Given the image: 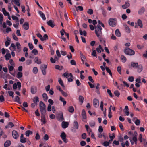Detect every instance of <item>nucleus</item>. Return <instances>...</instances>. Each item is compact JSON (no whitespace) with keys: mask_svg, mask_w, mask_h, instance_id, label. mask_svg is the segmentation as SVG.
<instances>
[{"mask_svg":"<svg viewBox=\"0 0 147 147\" xmlns=\"http://www.w3.org/2000/svg\"><path fill=\"white\" fill-rule=\"evenodd\" d=\"M6 60L8 61L9 60L11 57V54L9 53H7L5 56Z\"/></svg>","mask_w":147,"mask_h":147,"instance_id":"32","label":"nucleus"},{"mask_svg":"<svg viewBox=\"0 0 147 147\" xmlns=\"http://www.w3.org/2000/svg\"><path fill=\"white\" fill-rule=\"evenodd\" d=\"M137 68H138V71L139 73L141 72L142 70V67L141 65H138Z\"/></svg>","mask_w":147,"mask_h":147,"instance_id":"39","label":"nucleus"},{"mask_svg":"<svg viewBox=\"0 0 147 147\" xmlns=\"http://www.w3.org/2000/svg\"><path fill=\"white\" fill-rule=\"evenodd\" d=\"M79 32L80 34V35H83L84 36H87V33L86 31L85 30H84L83 31V32L81 30H79Z\"/></svg>","mask_w":147,"mask_h":147,"instance_id":"29","label":"nucleus"},{"mask_svg":"<svg viewBox=\"0 0 147 147\" xmlns=\"http://www.w3.org/2000/svg\"><path fill=\"white\" fill-rule=\"evenodd\" d=\"M32 53L34 55H36L38 53V51L36 49H34L32 51Z\"/></svg>","mask_w":147,"mask_h":147,"instance_id":"59","label":"nucleus"},{"mask_svg":"<svg viewBox=\"0 0 147 147\" xmlns=\"http://www.w3.org/2000/svg\"><path fill=\"white\" fill-rule=\"evenodd\" d=\"M37 36L39 37L40 39L42 41H44V39H43V37H42V35L39 33H38L36 34Z\"/></svg>","mask_w":147,"mask_h":147,"instance_id":"44","label":"nucleus"},{"mask_svg":"<svg viewBox=\"0 0 147 147\" xmlns=\"http://www.w3.org/2000/svg\"><path fill=\"white\" fill-rule=\"evenodd\" d=\"M132 140L134 141L135 144H136L137 142L138 141V139L137 138V137L136 136H133L132 138Z\"/></svg>","mask_w":147,"mask_h":147,"instance_id":"63","label":"nucleus"},{"mask_svg":"<svg viewBox=\"0 0 147 147\" xmlns=\"http://www.w3.org/2000/svg\"><path fill=\"white\" fill-rule=\"evenodd\" d=\"M101 9L102 10V14L104 17L106 16L107 12L105 10L102 8H101Z\"/></svg>","mask_w":147,"mask_h":147,"instance_id":"46","label":"nucleus"},{"mask_svg":"<svg viewBox=\"0 0 147 147\" xmlns=\"http://www.w3.org/2000/svg\"><path fill=\"white\" fill-rule=\"evenodd\" d=\"M15 101L17 102L18 103L21 104V102L20 101V98L18 96H16L15 98Z\"/></svg>","mask_w":147,"mask_h":147,"instance_id":"40","label":"nucleus"},{"mask_svg":"<svg viewBox=\"0 0 147 147\" xmlns=\"http://www.w3.org/2000/svg\"><path fill=\"white\" fill-rule=\"evenodd\" d=\"M115 34L118 37H120L121 36V34L119 29H117L115 31Z\"/></svg>","mask_w":147,"mask_h":147,"instance_id":"31","label":"nucleus"},{"mask_svg":"<svg viewBox=\"0 0 147 147\" xmlns=\"http://www.w3.org/2000/svg\"><path fill=\"white\" fill-rule=\"evenodd\" d=\"M116 19L113 18H110L108 21L109 25L112 27H114L116 25Z\"/></svg>","mask_w":147,"mask_h":147,"instance_id":"4","label":"nucleus"},{"mask_svg":"<svg viewBox=\"0 0 147 147\" xmlns=\"http://www.w3.org/2000/svg\"><path fill=\"white\" fill-rule=\"evenodd\" d=\"M114 94L115 96H117V97H119L120 95V94L119 92L117 90H116L114 91Z\"/></svg>","mask_w":147,"mask_h":147,"instance_id":"55","label":"nucleus"},{"mask_svg":"<svg viewBox=\"0 0 147 147\" xmlns=\"http://www.w3.org/2000/svg\"><path fill=\"white\" fill-rule=\"evenodd\" d=\"M38 69L37 67H34L33 69V72L34 74H36L38 72Z\"/></svg>","mask_w":147,"mask_h":147,"instance_id":"53","label":"nucleus"},{"mask_svg":"<svg viewBox=\"0 0 147 147\" xmlns=\"http://www.w3.org/2000/svg\"><path fill=\"white\" fill-rule=\"evenodd\" d=\"M145 9L144 7H142L138 11V14L139 15H142L144 12Z\"/></svg>","mask_w":147,"mask_h":147,"instance_id":"24","label":"nucleus"},{"mask_svg":"<svg viewBox=\"0 0 147 147\" xmlns=\"http://www.w3.org/2000/svg\"><path fill=\"white\" fill-rule=\"evenodd\" d=\"M138 26L141 28L143 27V24L142 20L140 19H138L137 22Z\"/></svg>","mask_w":147,"mask_h":147,"instance_id":"26","label":"nucleus"},{"mask_svg":"<svg viewBox=\"0 0 147 147\" xmlns=\"http://www.w3.org/2000/svg\"><path fill=\"white\" fill-rule=\"evenodd\" d=\"M2 11L5 16H9V13L6 11V10L4 8H3L2 9Z\"/></svg>","mask_w":147,"mask_h":147,"instance_id":"33","label":"nucleus"},{"mask_svg":"<svg viewBox=\"0 0 147 147\" xmlns=\"http://www.w3.org/2000/svg\"><path fill=\"white\" fill-rule=\"evenodd\" d=\"M82 117L83 118L82 121H85V120L87 118L86 113L84 109H83L82 112Z\"/></svg>","mask_w":147,"mask_h":147,"instance_id":"9","label":"nucleus"},{"mask_svg":"<svg viewBox=\"0 0 147 147\" xmlns=\"http://www.w3.org/2000/svg\"><path fill=\"white\" fill-rule=\"evenodd\" d=\"M39 106L41 114H46V109L45 104L42 101H40V102Z\"/></svg>","mask_w":147,"mask_h":147,"instance_id":"2","label":"nucleus"},{"mask_svg":"<svg viewBox=\"0 0 147 147\" xmlns=\"http://www.w3.org/2000/svg\"><path fill=\"white\" fill-rule=\"evenodd\" d=\"M138 63H135L134 62H131V65H129L128 66L129 68L134 69H136L138 67Z\"/></svg>","mask_w":147,"mask_h":147,"instance_id":"6","label":"nucleus"},{"mask_svg":"<svg viewBox=\"0 0 147 147\" xmlns=\"http://www.w3.org/2000/svg\"><path fill=\"white\" fill-rule=\"evenodd\" d=\"M16 46L17 49V51L18 52H20L21 50V45L20 43L18 42H17L16 44Z\"/></svg>","mask_w":147,"mask_h":147,"instance_id":"22","label":"nucleus"},{"mask_svg":"<svg viewBox=\"0 0 147 147\" xmlns=\"http://www.w3.org/2000/svg\"><path fill=\"white\" fill-rule=\"evenodd\" d=\"M55 68L56 69L61 70L62 69L63 67L62 66L60 67L58 65H56L55 66Z\"/></svg>","mask_w":147,"mask_h":147,"instance_id":"45","label":"nucleus"},{"mask_svg":"<svg viewBox=\"0 0 147 147\" xmlns=\"http://www.w3.org/2000/svg\"><path fill=\"white\" fill-rule=\"evenodd\" d=\"M74 109L72 106H70L69 107L68 109V111L71 113H73L74 111Z\"/></svg>","mask_w":147,"mask_h":147,"instance_id":"35","label":"nucleus"},{"mask_svg":"<svg viewBox=\"0 0 147 147\" xmlns=\"http://www.w3.org/2000/svg\"><path fill=\"white\" fill-rule=\"evenodd\" d=\"M77 9H76V11H78V10L80 11H83V7L82 6H79L77 7Z\"/></svg>","mask_w":147,"mask_h":147,"instance_id":"57","label":"nucleus"},{"mask_svg":"<svg viewBox=\"0 0 147 147\" xmlns=\"http://www.w3.org/2000/svg\"><path fill=\"white\" fill-rule=\"evenodd\" d=\"M89 125L91 127H93L95 126V123L93 121H91L89 122Z\"/></svg>","mask_w":147,"mask_h":147,"instance_id":"41","label":"nucleus"},{"mask_svg":"<svg viewBox=\"0 0 147 147\" xmlns=\"http://www.w3.org/2000/svg\"><path fill=\"white\" fill-rule=\"evenodd\" d=\"M32 132L30 130H28L25 133V135L26 136H29L30 135L32 134Z\"/></svg>","mask_w":147,"mask_h":147,"instance_id":"36","label":"nucleus"},{"mask_svg":"<svg viewBox=\"0 0 147 147\" xmlns=\"http://www.w3.org/2000/svg\"><path fill=\"white\" fill-rule=\"evenodd\" d=\"M24 29L26 30H28L29 28V24L28 22H25L23 25Z\"/></svg>","mask_w":147,"mask_h":147,"instance_id":"15","label":"nucleus"},{"mask_svg":"<svg viewBox=\"0 0 147 147\" xmlns=\"http://www.w3.org/2000/svg\"><path fill=\"white\" fill-rule=\"evenodd\" d=\"M93 104L94 106L95 107H97L99 106V102L97 99L95 98L93 100Z\"/></svg>","mask_w":147,"mask_h":147,"instance_id":"11","label":"nucleus"},{"mask_svg":"<svg viewBox=\"0 0 147 147\" xmlns=\"http://www.w3.org/2000/svg\"><path fill=\"white\" fill-rule=\"evenodd\" d=\"M38 13L43 20H45L46 19V18L45 14L41 11H39Z\"/></svg>","mask_w":147,"mask_h":147,"instance_id":"19","label":"nucleus"},{"mask_svg":"<svg viewBox=\"0 0 147 147\" xmlns=\"http://www.w3.org/2000/svg\"><path fill=\"white\" fill-rule=\"evenodd\" d=\"M60 137L65 143H66L67 142V140L66 139V136L64 132H63L61 133Z\"/></svg>","mask_w":147,"mask_h":147,"instance_id":"8","label":"nucleus"},{"mask_svg":"<svg viewBox=\"0 0 147 147\" xmlns=\"http://www.w3.org/2000/svg\"><path fill=\"white\" fill-rule=\"evenodd\" d=\"M102 28L99 24H98L95 27V33L97 36L100 38L102 34L101 30Z\"/></svg>","mask_w":147,"mask_h":147,"instance_id":"1","label":"nucleus"},{"mask_svg":"<svg viewBox=\"0 0 147 147\" xmlns=\"http://www.w3.org/2000/svg\"><path fill=\"white\" fill-rule=\"evenodd\" d=\"M84 98V97L81 95H80L79 96V101L81 102V104H82L83 102Z\"/></svg>","mask_w":147,"mask_h":147,"instance_id":"42","label":"nucleus"},{"mask_svg":"<svg viewBox=\"0 0 147 147\" xmlns=\"http://www.w3.org/2000/svg\"><path fill=\"white\" fill-rule=\"evenodd\" d=\"M68 123L67 122L63 121L62 123V127L63 128H65L68 127Z\"/></svg>","mask_w":147,"mask_h":147,"instance_id":"18","label":"nucleus"},{"mask_svg":"<svg viewBox=\"0 0 147 147\" xmlns=\"http://www.w3.org/2000/svg\"><path fill=\"white\" fill-rule=\"evenodd\" d=\"M42 97L44 100L47 102L48 99V96L46 93H44L42 94Z\"/></svg>","mask_w":147,"mask_h":147,"instance_id":"30","label":"nucleus"},{"mask_svg":"<svg viewBox=\"0 0 147 147\" xmlns=\"http://www.w3.org/2000/svg\"><path fill=\"white\" fill-rule=\"evenodd\" d=\"M109 143L107 141H105L103 142V145L104 146L107 147L109 146Z\"/></svg>","mask_w":147,"mask_h":147,"instance_id":"61","label":"nucleus"},{"mask_svg":"<svg viewBox=\"0 0 147 147\" xmlns=\"http://www.w3.org/2000/svg\"><path fill=\"white\" fill-rule=\"evenodd\" d=\"M58 82L61 85L63 88L65 87V86L63 83V82L60 78H59L58 79Z\"/></svg>","mask_w":147,"mask_h":147,"instance_id":"34","label":"nucleus"},{"mask_svg":"<svg viewBox=\"0 0 147 147\" xmlns=\"http://www.w3.org/2000/svg\"><path fill=\"white\" fill-rule=\"evenodd\" d=\"M87 13L90 15H92L93 13V10L91 9H89Z\"/></svg>","mask_w":147,"mask_h":147,"instance_id":"58","label":"nucleus"},{"mask_svg":"<svg viewBox=\"0 0 147 147\" xmlns=\"http://www.w3.org/2000/svg\"><path fill=\"white\" fill-rule=\"evenodd\" d=\"M47 23L48 26L52 28H53L55 26L54 22L51 20H49V21L47 22Z\"/></svg>","mask_w":147,"mask_h":147,"instance_id":"10","label":"nucleus"},{"mask_svg":"<svg viewBox=\"0 0 147 147\" xmlns=\"http://www.w3.org/2000/svg\"><path fill=\"white\" fill-rule=\"evenodd\" d=\"M41 121L42 122V123L44 124H45L46 123V120L45 118V115L46 114H41Z\"/></svg>","mask_w":147,"mask_h":147,"instance_id":"12","label":"nucleus"},{"mask_svg":"<svg viewBox=\"0 0 147 147\" xmlns=\"http://www.w3.org/2000/svg\"><path fill=\"white\" fill-rule=\"evenodd\" d=\"M22 76V72H18L17 74V77L18 78H19Z\"/></svg>","mask_w":147,"mask_h":147,"instance_id":"52","label":"nucleus"},{"mask_svg":"<svg viewBox=\"0 0 147 147\" xmlns=\"http://www.w3.org/2000/svg\"><path fill=\"white\" fill-rule=\"evenodd\" d=\"M11 144V142L10 140H7L4 143V146L5 147H9Z\"/></svg>","mask_w":147,"mask_h":147,"instance_id":"25","label":"nucleus"},{"mask_svg":"<svg viewBox=\"0 0 147 147\" xmlns=\"http://www.w3.org/2000/svg\"><path fill=\"white\" fill-rule=\"evenodd\" d=\"M33 102L36 105H37V102L39 101V98L37 96L35 97L33 99Z\"/></svg>","mask_w":147,"mask_h":147,"instance_id":"28","label":"nucleus"},{"mask_svg":"<svg viewBox=\"0 0 147 147\" xmlns=\"http://www.w3.org/2000/svg\"><path fill=\"white\" fill-rule=\"evenodd\" d=\"M80 56L82 63L84 64V63L85 60L86 59V57L85 56L83 55V53L81 52L80 53Z\"/></svg>","mask_w":147,"mask_h":147,"instance_id":"17","label":"nucleus"},{"mask_svg":"<svg viewBox=\"0 0 147 147\" xmlns=\"http://www.w3.org/2000/svg\"><path fill=\"white\" fill-rule=\"evenodd\" d=\"M124 27L125 32L127 33H129L131 32V30L129 27L126 24L124 25Z\"/></svg>","mask_w":147,"mask_h":147,"instance_id":"23","label":"nucleus"},{"mask_svg":"<svg viewBox=\"0 0 147 147\" xmlns=\"http://www.w3.org/2000/svg\"><path fill=\"white\" fill-rule=\"evenodd\" d=\"M130 6V4L128 1L125 2V4L122 6V8L124 9H125L128 7Z\"/></svg>","mask_w":147,"mask_h":147,"instance_id":"16","label":"nucleus"},{"mask_svg":"<svg viewBox=\"0 0 147 147\" xmlns=\"http://www.w3.org/2000/svg\"><path fill=\"white\" fill-rule=\"evenodd\" d=\"M8 93L9 96L11 97L12 98L14 97L13 94L14 93L13 92L11 91H9L8 92Z\"/></svg>","mask_w":147,"mask_h":147,"instance_id":"48","label":"nucleus"},{"mask_svg":"<svg viewBox=\"0 0 147 147\" xmlns=\"http://www.w3.org/2000/svg\"><path fill=\"white\" fill-rule=\"evenodd\" d=\"M8 68L9 69V72L10 74H11V72L14 69V67L12 66L8 65Z\"/></svg>","mask_w":147,"mask_h":147,"instance_id":"43","label":"nucleus"},{"mask_svg":"<svg viewBox=\"0 0 147 147\" xmlns=\"http://www.w3.org/2000/svg\"><path fill=\"white\" fill-rule=\"evenodd\" d=\"M27 139L26 138L24 137L23 134H21L20 137V142L21 143H24L26 142Z\"/></svg>","mask_w":147,"mask_h":147,"instance_id":"13","label":"nucleus"},{"mask_svg":"<svg viewBox=\"0 0 147 147\" xmlns=\"http://www.w3.org/2000/svg\"><path fill=\"white\" fill-rule=\"evenodd\" d=\"M74 126L76 129H78V124L76 121H74Z\"/></svg>","mask_w":147,"mask_h":147,"instance_id":"38","label":"nucleus"},{"mask_svg":"<svg viewBox=\"0 0 147 147\" xmlns=\"http://www.w3.org/2000/svg\"><path fill=\"white\" fill-rule=\"evenodd\" d=\"M57 119L58 121H62L64 120L62 113H59Z\"/></svg>","mask_w":147,"mask_h":147,"instance_id":"14","label":"nucleus"},{"mask_svg":"<svg viewBox=\"0 0 147 147\" xmlns=\"http://www.w3.org/2000/svg\"><path fill=\"white\" fill-rule=\"evenodd\" d=\"M85 127L87 132H90L92 131L91 129L90 128H89V127L88 125H86Z\"/></svg>","mask_w":147,"mask_h":147,"instance_id":"54","label":"nucleus"},{"mask_svg":"<svg viewBox=\"0 0 147 147\" xmlns=\"http://www.w3.org/2000/svg\"><path fill=\"white\" fill-rule=\"evenodd\" d=\"M26 65H29L32 63V61L31 60L28 59L26 61Z\"/></svg>","mask_w":147,"mask_h":147,"instance_id":"64","label":"nucleus"},{"mask_svg":"<svg viewBox=\"0 0 147 147\" xmlns=\"http://www.w3.org/2000/svg\"><path fill=\"white\" fill-rule=\"evenodd\" d=\"M20 0H12V2H14L18 6H20Z\"/></svg>","mask_w":147,"mask_h":147,"instance_id":"37","label":"nucleus"},{"mask_svg":"<svg viewBox=\"0 0 147 147\" xmlns=\"http://www.w3.org/2000/svg\"><path fill=\"white\" fill-rule=\"evenodd\" d=\"M124 52L126 54L131 56L134 55L135 53L133 50L128 47H126L124 49Z\"/></svg>","mask_w":147,"mask_h":147,"instance_id":"3","label":"nucleus"},{"mask_svg":"<svg viewBox=\"0 0 147 147\" xmlns=\"http://www.w3.org/2000/svg\"><path fill=\"white\" fill-rule=\"evenodd\" d=\"M12 134L13 137L15 139H17L19 137V135L17 131L15 130L12 131Z\"/></svg>","mask_w":147,"mask_h":147,"instance_id":"7","label":"nucleus"},{"mask_svg":"<svg viewBox=\"0 0 147 147\" xmlns=\"http://www.w3.org/2000/svg\"><path fill=\"white\" fill-rule=\"evenodd\" d=\"M28 45L29 47V49L30 50H32L34 48V47L33 44L32 43H28Z\"/></svg>","mask_w":147,"mask_h":147,"instance_id":"60","label":"nucleus"},{"mask_svg":"<svg viewBox=\"0 0 147 147\" xmlns=\"http://www.w3.org/2000/svg\"><path fill=\"white\" fill-rule=\"evenodd\" d=\"M34 61L35 63H36L37 64H40L41 63V62L40 59H38V57H35Z\"/></svg>","mask_w":147,"mask_h":147,"instance_id":"21","label":"nucleus"},{"mask_svg":"<svg viewBox=\"0 0 147 147\" xmlns=\"http://www.w3.org/2000/svg\"><path fill=\"white\" fill-rule=\"evenodd\" d=\"M105 69L109 74L112 76V73L110 69L107 67H105Z\"/></svg>","mask_w":147,"mask_h":147,"instance_id":"49","label":"nucleus"},{"mask_svg":"<svg viewBox=\"0 0 147 147\" xmlns=\"http://www.w3.org/2000/svg\"><path fill=\"white\" fill-rule=\"evenodd\" d=\"M107 93L109 94L110 97H113L114 96L112 94V93L110 90L108 89H107Z\"/></svg>","mask_w":147,"mask_h":147,"instance_id":"51","label":"nucleus"},{"mask_svg":"<svg viewBox=\"0 0 147 147\" xmlns=\"http://www.w3.org/2000/svg\"><path fill=\"white\" fill-rule=\"evenodd\" d=\"M3 20V15L2 14H0V24H2Z\"/></svg>","mask_w":147,"mask_h":147,"instance_id":"56","label":"nucleus"},{"mask_svg":"<svg viewBox=\"0 0 147 147\" xmlns=\"http://www.w3.org/2000/svg\"><path fill=\"white\" fill-rule=\"evenodd\" d=\"M47 66L46 65H42L40 66V69L41 70L42 72L43 75H45L46 74V69Z\"/></svg>","mask_w":147,"mask_h":147,"instance_id":"5","label":"nucleus"},{"mask_svg":"<svg viewBox=\"0 0 147 147\" xmlns=\"http://www.w3.org/2000/svg\"><path fill=\"white\" fill-rule=\"evenodd\" d=\"M14 126V125L12 122H9L8 123V125L5 126V128L6 129H7L8 127L12 128Z\"/></svg>","mask_w":147,"mask_h":147,"instance_id":"20","label":"nucleus"},{"mask_svg":"<svg viewBox=\"0 0 147 147\" xmlns=\"http://www.w3.org/2000/svg\"><path fill=\"white\" fill-rule=\"evenodd\" d=\"M121 59L122 60V61L123 62L125 63L126 62V57L123 55H122L121 56Z\"/></svg>","mask_w":147,"mask_h":147,"instance_id":"50","label":"nucleus"},{"mask_svg":"<svg viewBox=\"0 0 147 147\" xmlns=\"http://www.w3.org/2000/svg\"><path fill=\"white\" fill-rule=\"evenodd\" d=\"M36 92V88L32 86L31 88V93L33 94H35Z\"/></svg>","mask_w":147,"mask_h":147,"instance_id":"27","label":"nucleus"},{"mask_svg":"<svg viewBox=\"0 0 147 147\" xmlns=\"http://www.w3.org/2000/svg\"><path fill=\"white\" fill-rule=\"evenodd\" d=\"M117 70L119 74H121V68L120 66H119L117 67Z\"/></svg>","mask_w":147,"mask_h":147,"instance_id":"62","label":"nucleus"},{"mask_svg":"<svg viewBox=\"0 0 147 147\" xmlns=\"http://www.w3.org/2000/svg\"><path fill=\"white\" fill-rule=\"evenodd\" d=\"M16 24H13V25L15 28H18L19 25V21L16 20Z\"/></svg>","mask_w":147,"mask_h":147,"instance_id":"47","label":"nucleus"}]
</instances>
